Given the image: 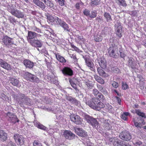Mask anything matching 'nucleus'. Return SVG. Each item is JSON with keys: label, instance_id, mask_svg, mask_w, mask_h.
Masks as SVG:
<instances>
[{"label": "nucleus", "instance_id": "obj_1", "mask_svg": "<svg viewBox=\"0 0 146 146\" xmlns=\"http://www.w3.org/2000/svg\"><path fill=\"white\" fill-rule=\"evenodd\" d=\"M15 98L18 103L20 104L30 105L32 103L31 100L28 96L21 93L19 94Z\"/></svg>", "mask_w": 146, "mask_h": 146}, {"label": "nucleus", "instance_id": "obj_2", "mask_svg": "<svg viewBox=\"0 0 146 146\" xmlns=\"http://www.w3.org/2000/svg\"><path fill=\"white\" fill-rule=\"evenodd\" d=\"M100 100L94 98L92 100H90L86 102V104L93 109L99 111L100 110Z\"/></svg>", "mask_w": 146, "mask_h": 146}, {"label": "nucleus", "instance_id": "obj_3", "mask_svg": "<svg viewBox=\"0 0 146 146\" xmlns=\"http://www.w3.org/2000/svg\"><path fill=\"white\" fill-rule=\"evenodd\" d=\"M108 50V53L110 57L117 58L119 56L118 47L117 46L114 45L111 46Z\"/></svg>", "mask_w": 146, "mask_h": 146}, {"label": "nucleus", "instance_id": "obj_4", "mask_svg": "<svg viewBox=\"0 0 146 146\" xmlns=\"http://www.w3.org/2000/svg\"><path fill=\"white\" fill-rule=\"evenodd\" d=\"M8 10L13 15L17 18H23L24 17L23 12L17 9L15 10L13 7H9Z\"/></svg>", "mask_w": 146, "mask_h": 146}, {"label": "nucleus", "instance_id": "obj_5", "mask_svg": "<svg viewBox=\"0 0 146 146\" xmlns=\"http://www.w3.org/2000/svg\"><path fill=\"white\" fill-rule=\"evenodd\" d=\"M24 77L27 80L32 82L38 83L39 79L35 75L28 72H25L24 75Z\"/></svg>", "mask_w": 146, "mask_h": 146}, {"label": "nucleus", "instance_id": "obj_6", "mask_svg": "<svg viewBox=\"0 0 146 146\" xmlns=\"http://www.w3.org/2000/svg\"><path fill=\"white\" fill-rule=\"evenodd\" d=\"M119 137L123 141H128L131 139L132 136L129 132L126 131H124L119 133Z\"/></svg>", "mask_w": 146, "mask_h": 146}, {"label": "nucleus", "instance_id": "obj_7", "mask_svg": "<svg viewBox=\"0 0 146 146\" xmlns=\"http://www.w3.org/2000/svg\"><path fill=\"white\" fill-rule=\"evenodd\" d=\"M71 120L77 125L82 124V120L80 117L78 115L72 114L70 116Z\"/></svg>", "mask_w": 146, "mask_h": 146}, {"label": "nucleus", "instance_id": "obj_8", "mask_svg": "<svg viewBox=\"0 0 146 146\" xmlns=\"http://www.w3.org/2000/svg\"><path fill=\"white\" fill-rule=\"evenodd\" d=\"M85 118L87 122L90 123L93 127L97 128L98 127V122L96 119L88 115L85 116Z\"/></svg>", "mask_w": 146, "mask_h": 146}, {"label": "nucleus", "instance_id": "obj_9", "mask_svg": "<svg viewBox=\"0 0 146 146\" xmlns=\"http://www.w3.org/2000/svg\"><path fill=\"white\" fill-rule=\"evenodd\" d=\"M7 118L9 121L13 124H15L19 121L16 116L11 113L9 112L7 113Z\"/></svg>", "mask_w": 146, "mask_h": 146}, {"label": "nucleus", "instance_id": "obj_10", "mask_svg": "<svg viewBox=\"0 0 146 146\" xmlns=\"http://www.w3.org/2000/svg\"><path fill=\"white\" fill-rule=\"evenodd\" d=\"M29 43L32 46L36 48L39 51L40 50L38 48L41 47L43 44L41 40L38 39H34Z\"/></svg>", "mask_w": 146, "mask_h": 146}, {"label": "nucleus", "instance_id": "obj_11", "mask_svg": "<svg viewBox=\"0 0 146 146\" xmlns=\"http://www.w3.org/2000/svg\"><path fill=\"white\" fill-rule=\"evenodd\" d=\"M115 27L117 35L119 38H121L122 36L121 34L122 26L121 23L119 21H117L115 25Z\"/></svg>", "mask_w": 146, "mask_h": 146}, {"label": "nucleus", "instance_id": "obj_12", "mask_svg": "<svg viewBox=\"0 0 146 146\" xmlns=\"http://www.w3.org/2000/svg\"><path fill=\"white\" fill-rule=\"evenodd\" d=\"M14 138L15 142L18 145H21L24 143V138L22 135L15 134L14 136Z\"/></svg>", "mask_w": 146, "mask_h": 146}, {"label": "nucleus", "instance_id": "obj_13", "mask_svg": "<svg viewBox=\"0 0 146 146\" xmlns=\"http://www.w3.org/2000/svg\"><path fill=\"white\" fill-rule=\"evenodd\" d=\"M75 131L76 134L81 137H84L87 135V132L81 128H75Z\"/></svg>", "mask_w": 146, "mask_h": 146}, {"label": "nucleus", "instance_id": "obj_14", "mask_svg": "<svg viewBox=\"0 0 146 146\" xmlns=\"http://www.w3.org/2000/svg\"><path fill=\"white\" fill-rule=\"evenodd\" d=\"M63 135L66 139L69 140L73 139L75 137V134L68 130L65 131L64 132Z\"/></svg>", "mask_w": 146, "mask_h": 146}, {"label": "nucleus", "instance_id": "obj_15", "mask_svg": "<svg viewBox=\"0 0 146 146\" xmlns=\"http://www.w3.org/2000/svg\"><path fill=\"white\" fill-rule=\"evenodd\" d=\"M3 42L4 44L7 46L11 45L14 43L13 39L7 36L4 37Z\"/></svg>", "mask_w": 146, "mask_h": 146}, {"label": "nucleus", "instance_id": "obj_16", "mask_svg": "<svg viewBox=\"0 0 146 146\" xmlns=\"http://www.w3.org/2000/svg\"><path fill=\"white\" fill-rule=\"evenodd\" d=\"M62 71L65 76H72L73 75L72 70L68 67H64L62 70Z\"/></svg>", "mask_w": 146, "mask_h": 146}, {"label": "nucleus", "instance_id": "obj_17", "mask_svg": "<svg viewBox=\"0 0 146 146\" xmlns=\"http://www.w3.org/2000/svg\"><path fill=\"white\" fill-rule=\"evenodd\" d=\"M28 41L29 42L34 40L36 37L37 34L35 32L32 31H28Z\"/></svg>", "mask_w": 146, "mask_h": 146}, {"label": "nucleus", "instance_id": "obj_18", "mask_svg": "<svg viewBox=\"0 0 146 146\" xmlns=\"http://www.w3.org/2000/svg\"><path fill=\"white\" fill-rule=\"evenodd\" d=\"M86 63V65L92 71H94V66L93 63L91 62L88 58H84L83 57Z\"/></svg>", "mask_w": 146, "mask_h": 146}, {"label": "nucleus", "instance_id": "obj_19", "mask_svg": "<svg viewBox=\"0 0 146 146\" xmlns=\"http://www.w3.org/2000/svg\"><path fill=\"white\" fill-rule=\"evenodd\" d=\"M33 2L34 3L40 7L42 10H45L46 5L42 2L39 0H33Z\"/></svg>", "mask_w": 146, "mask_h": 146}, {"label": "nucleus", "instance_id": "obj_20", "mask_svg": "<svg viewBox=\"0 0 146 146\" xmlns=\"http://www.w3.org/2000/svg\"><path fill=\"white\" fill-rule=\"evenodd\" d=\"M0 65L1 67L5 69L8 70L11 69V68L10 65L8 64L6 62L4 61L2 59H0Z\"/></svg>", "mask_w": 146, "mask_h": 146}, {"label": "nucleus", "instance_id": "obj_21", "mask_svg": "<svg viewBox=\"0 0 146 146\" xmlns=\"http://www.w3.org/2000/svg\"><path fill=\"white\" fill-rule=\"evenodd\" d=\"M34 123L35 125L39 129H42L45 131H47L48 129L47 127L41 124L39 122L37 121H34Z\"/></svg>", "mask_w": 146, "mask_h": 146}, {"label": "nucleus", "instance_id": "obj_22", "mask_svg": "<svg viewBox=\"0 0 146 146\" xmlns=\"http://www.w3.org/2000/svg\"><path fill=\"white\" fill-rule=\"evenodd\" d=\"M24 65L26 67L30 68H32L34 66L33 62L28 60H25L23 61Z\"/></svg>", "mask_w": 146, "mask_h": 146}, {"label": "nucleus", "instance_id": "obj_23", "mask_svg": "<svg viewBox=\"0 0 146 146\" xmlns=\"http://www.w3.org/2000/svg\"><path fill=\"white\" fill-rule=\"evenodd\" d=\"M129 66L133 69L136 68L135 61L134 59L130 58L129 60Z\"/></svg>", "mask_w": 146, "mask_h": 146}, {"label": "nucleus", "instance_id": "obj_24", "mask_svg": "<svg viewBox=\"0 0 146 146\" xmlns=\"http://www.w3.org/2000/svg\"><path fill=\"white\" fill-rule=\"evenodd\" d=\"M77 80L76 79L74 78H72L69 80V82L72 87L75 90H78L77 86L76 84L77 83Z\"/></svg>", "mask_w": 146, "mask_h": 146}, {"label": "nucleus", "instance_id": "obj_25", "mask_svg": "<svg viewBox=\"0 0 146 146\" xmlns=\"http://www.w3.org/2000/svg\"><path fill=\"white\" fill-rule=\"evenodd\" d=\"M7 138V134L2 130H0V140L4 141H5Z\"/></svg>", "mask_w": 146, "mask_h": 146}, {"label": "nucleus", "instance_id": "obj_26", "mask_svg": "<svg viewBox=\"0 0 146 146\" xmlns=\"http://www.w3.org/2000/svg\"><path fill=\"white\" fill-rule=\"evenodd\" d=\"M56 59L60 62L62 63L66 62V60L62 56L59 55L58 54H56Z\"/></svg>", "mask_w": 146, "mask_h": 146}, {"label": "nucleus", "instance_id": "obj_27", "mask_svg": "<svg viewBox=\"0 0 146 146\" xmlns=\"http://www.w3.org/2000/svg\"><path fill=\"white\" fill-rule=\"evenodd\" d=\"M64 29V30L66 31H69L70 30L68 25L65 22L63 21L60 25Z\"/></svg>", "mask_w": 146, "mask_h": 146}, {"label": "nucleus", "instance_id": "obj_28", "mask_svg": "<svg viewBox=\"0 0 146 146\" xmlns=\"http://www.w3.org/2000/svg\"><path fill=\"white\" fill-rule=\"evenodd\" d=\"M104 16L107 22H110L112 21V19L111 15L109 13H105L104 14Z\"/></svg>", "mask_w": 146, "mask_h": 146}, {"label": "nucleus", "instance_id": "obj_29", "mask_svg": "<svg viewBox=\"0 0 146 146\" xmlns=\"http://www.w3.org/2000/svg\"><path fill=\"white\" fill-rule=\"evenodd\" d=\"M101 68L104 69L106 67V62L104 58H103L102 59V58H101Z\"/></svg>", "mask_w": 146, "mask_h": 146}, {"label": "nucleus", "instance_id": "obj_30", "mask_svg": "<svg viewBox=\"0 0 146 146\" xmlns=\"http://www.w3.org/2000/svg\"><path fill=\"white\" fill-rule=\"evenodd\" d=\"M109 68L111 69L112 72L115 73H118L119 71V69L116 67H113L112 66L110 65Z\"/></svg>", "mask_w": 146, "mask_h": 146}, {"label": "nucleus", "instance_id": "obj_31", "mask_svg": "<svg viewBox=\"0 0 146 146\" xmlns=\"http://www.w3.org/2000/svg\"><path fill=\"white\" fill-rule=\"evenodd\" d=\"M48 22L50 23H53L54 22V18L50 15H48L46 16Z\"/></svg>", "mask_w": 146, "mask_h": 146}, {"label": "nucleus", "instance_id": "obj_32", "mask_svg": "<svg viewBox=\"0 0 146 146\" xmlns=\"http://www.w3.org/2000/svg\"><path fill=\"white\" fill-rule=\"evenodd\" d=\"M93 93L94 94L95 96L99 99V98H100V93H99V92L96 89L93 90Z\"/></svg>", "mask_w": 146, "mask_h": 146}, {"label": "nucleus", "instance_id": "obj_33", "mask_svg": "<svg viewBox=\"0 0 146 146\" xmlns=\"http://www.w3.org/2000/svg\"><path fill=\"white\" fill-rule=\"evenodd\" d=\"M10 82L14 86H17L18 83H19V81L15 78H11V80H10Z\"/></svg>", "mask_w": 146, "mask_h": 146}, {"label": "nucleus", "instance_id": "obj_34", "mask_svg": "<svg viewBox=\"0 0 146 146\" xmlns=\"http://www.w3.org/2000/svg\"><path fill=\"white\" fill-rule=\"evenodd\" d=\"M136 113L140 117H142L145 118L146 117V116L145 115V114L142 112H141L139 110H135Z\"/></svg>", "mask_w": 146, "mask_h": 146}, {"label": "nucleus", "instance_id": "obj_35", "mask_svg": "<svg viewBox=\"0 0 146 146\" xmlns=\"http://www.w3.org/2000/svg\"><path fill=\"white\" fill-rule=\"evenodd\" d=\"M118 2V4L120 5L123 7L126 6L127 4L125 0H117Z\"/></svg>", "mask_w": 146, "mask_h": 146}, {"label": "nucleus", "instance_id": "obj_36", "mask_svg": "<svg viewBox=\"0 0 146 146\" xmlns=\"http://www.w3.org/2000/svg\"><path fill=\"white\" fill-rule=\"evenodd\" d=\"M68 54L70 55V57L75 62H77V59L76 57V54L74 53L71 54L70 52H69Z\"/></svg>", "mask_w": 146, "mask_h": 146}, {"label": "nucleus", "instance_id": "obj_37", "mask_svg": "<svg viewBox=\"0 0 146 146\" xmlns=\"http://www.w3.org/2000/svg\"><path fill=\"white\" fill-rule=\"evenodd\" d=\"M44 3L47 6L51 8L54 6L53 4L49 0H46Z\"/></svg>", "mask_w": 146, "mask_h": 146}, {"label": "nucleus", "instance_id": "obj_38", "mask_svg": "<svg viewBox=\"0 0 146 146\" xmlns=\"http://www.w3.org/2000/svg\"><path fill=\"white\" fill-rule=\"evenodd\" d=\"M54 21L56 22V24L57 25H60L63 22V21L57 17H55L54 18Z\"/></svg>", "mask_w": 146, "mask_h": 146}, {"label": "nucleus", "instance_id": "obj_39", "mask_svg": "<svg viewBox=\"0 0 146 146\" xmlns=\"http://www.w3.org/2000/svg\"><path fill=\"white\" fill-rule=\"evenodd\" d=\"M100 0H94L92 1L90 3V5L92 7H94L95 5H96L99 4Z\"/></svg>", "mask_w": 146, "mask_h": 146}, {"label": "nucleus", "instance_id": "obj_40", "mask_svg": "<svg viewBox=\"0 0 146 146\" xmlns=\"http://www.w3.org/2000/svg\"><path fill=\"white\" fill-rule=\"evenodd\" d=\"M8 19L9 21L10 22L13 24H14L16 22V20L15 18L11 16H9L8 17Z\"/></svg>", "mask_w": 146, "mask_h": 146}, {"label": "nucleus", "instance_id": "obj_41", "mask_svg": "<svg viewBox=\"0 0 146 146\" xmlns=\"http://www.w3.org/2000/svg\"><path fill=\"white\" fill-rule=\"evenodd\" d=\"M137 122L139 123H139L141 124L142 125L145 124V122L143 119L140 116L137 117Z\"/></svg>", "mask_w": 146, "mask_h": 146}, {"label": "nucleus", "instance_id": "obj_42", "mask_svg": "<svg viewBox=\"0 0 146 146\" xmlns=\"http://www.w3.org/2000/svg\"><path fill=\"white\" fill-rule=\"evenodd\" d=\"M33 146H43L42 144L39 141H35L33 142Z\"/></svg>", "mask_w": 146, "mask_h": 146}, {"label": "nucleus", "instance_id": "obj_43", "mask_svg": "<svg viewBox=\"0 0 146 146\" xmlns=\"http://www.w3.org/2000/svg\"><path fill=\"white\" fill-rule=\"evenodd\" d=\"M68 100L71 103L74 104L75 102L76 101V100L75 98H72L71 97H69L68 98Z\"/></svg>", "mask_w": 146, "mask_h": 146}, {"label": "nucleus", "instance_id": "obj_44", "mask_svg": "<svg viewBox=\"0 0 146 146\" xmlns=\"http://www.w3.org/2000/svg\"><path fill=\"white\" fill-rule=\"evenodd\" d=\"M134 124L135 126L137 127L141 128L142 126V124L139 123V122H136L135 120L134 121Z\"/></svg>", "mask_w": 146, "mask_h": 146}, {"label": "nucleus", "instance_id": "obj_45", "mask_svg": "<svg viewBox=\"0 0 146 146\" xmlns=\"http://www.w3.org/2000/svg\"><path fill=\"white\" fill-rule=\"evenodd\" d=\"M57 1L58 4L61 6H63L64 5V0H55Z\"/></svg>", "mask_w": 146, "mask_h": 146}, {"label": "nucleus", "instance_id": "obj_46", "mask_svg": "<svg viewBox=\"0 0 146 146\" xmlns=\"http://www.w3.org/2000/svg\"><path fill=\"white\" fill-rule=\"evenodd\" d=\"M116 139H118V138L115 137L110 139V141L115 146L116 140Z\"/></svg>", "mask_w": 146, "mask_h": 146}, {"label": "nucleus", "instance_id": "obj_47", "mask_svg": "<svg viewBox=\"0 0 146 146\" xmlns=\"http://www.w3.org/2000/svg\"><path fill=\"white\" fill-rule=\"evenodd\" d=\"M111 84L115 88H117L118 86V85L117 83L115 81H113L111 82Z\"/></svg>", "mask_w": 146, "mask_h": 146}, {"label": "nucleus", "instance_id": "obj_48", "mask_svg": "<svg viewBox=\"0 0 146 146\" xmlns=\"http://www.w3.org/2000/svg\"><path fill=\"white\" fill-rule=\"evenodd\" d=\"M83 5V3L81 2L80 3H77L75 5V7L77 9H79L80 8V5Z\"/></svg>", "mask_w": 146, "mask_h": 146}, {"label": "nucleus", "instance_id": "obj_49", "mask_svg": "<svg viewBox=\"0 0 146 146\" xmlns=\"http://www.w3.org/2000/svg\"><path fill=\"white\" fill-rule=\"evenodd\" d=\"M108 28L107 27H105L102 31V34L104 35H106L108 33Z\"/></svg>", "mask_w": 146, "mask_h": 146}, {"label": "nucleus", "instance_id": "obj_50", "mask_svg": "<svg viewBox=\"0 0 146 146\" xmlns=\"http://www.w3.org/2000/svg\"><path fill=\"white\" fill-rule=\"evenodd\" d=\"M3 146H16L15 143H13L12 141H10L8 143V144L7 145H4Z\"/></svg>", "mask_w": 146, "mask_h": 146}, {"label": "nucleus", "instance_id": "obj_51", "mask_svg": "<svg viewBox=\"0 0 146 146\" xmlns=\"http://www.w3.org/2000/svg\"><path fill=\"white\" fill-rule=\"evenodd\" d=\"M83 13L84 15L87 16L90 15V11L87 9H85L83 11Z\"/></svg>", "mask_w": 146, "mask_h": 146}, {"label": "nucleus", "instance_id": "obj_52", "mask_svg": "<svg viewBox=\"0 0 146 146\" xmlns=\"http://www.w3.org/2000/svg\"><path fill=\"white\" fill-rule=\"evenodd\" d=\"M0 97L3 100H6L7 99V97L6 95L4 94H2L0 95Z\"/></svg>", "mask_w": 146, "mask_h": 146}, {"label": "nucleus", "instance_id": "obj_53", "mask_svg": "<svg viewBox=\"0 0 146 146\" xmlns=\"http://www.w3.org/2000/svg\"><path fill=\"white\" fill-rule=\"evenodd\" d=\"M125 142L124 141L120 140L119 144L118 145H117V146H124Z\"/></svg>", "mask_w": 146, "mask_h": 146}, {"label": "nucleus", "instance_id": "obj_54", "mask_svg": "<svg viewBox=\"0 0 146 146\" xmlns=\"http://www.w3.org/2000/svg\"><path fill=\"white\" fill-rule=\"evenodd\" d=\"M95 80L99 83H100V78L98 76L96 75L94 76Z\"/></svg>", "mask_w": 146, "mask_h": 146}, {"label": "nucleus", "instance_id": "obj_55", "mask_svg": "<svg viewBox=\"0 0 146 146\" xmlns=\"http://www.w3.org/2000/svg\"><path fill=\"white\" fill-rule=\"evenodd\" d=\"M128 86L126 83H123V84L122 85V88L123 90H126Z\"/></svg>", "mask_w": 146, "mask_h": 146}, {"label": "nucleus", "instance_id": "obj_56", "mask_svg": "<svg viewBox=\"0 0 146 146\" xmlns=\"http://www.w3.org/2000/svg\"><path fill=\"white\" fill-rule=\"evenodd\" d=\"M100 35H98V36H94V38L96 42H99L100 40Z\"/></svg>", "mask_w": 146, "mask_h": 146}, {"label": "nucleus", "instance_id": "obj_57", "mask_svg": "<svg viewBox=\"0 0 146 146\" xmlns=\"http://www.w3.org/2000/svg\"><path fill=\"white\" fill-rule=\"evenodd\" d=\"M119 51L120 53V56L121 57V58H124L126 56V54L124 52H121L120 50Z\"/></svg>", "mask_w": 146, "mask_h": 146}, {"label": "nucleus", "instance_id": "obj_58", "mask_svg": "<svg viewBox=\"0 0 146 146\" xmlns=\"http://www.w3.org/2000/svg\"><path fill=\"white\" fill-rule=\"evenodd\" d=\"M96 16V14L94 12H92V14L90 15V17L92 18L95 17Z\"/></svg>", "mask_w": 146, "mask_h": 146}, {"label": "nucleus", "instance_id": "obj_59", "mask_svg": "<svg viewBox=\"0 0 146 146\" xmlns=\"http://www.w3.org/2000/svg\"><path fill=\"white\" fill-rule=\"evenodd\" d=\"M104 126H106L105 128L106 129H108L109 128V123H108L107 122H105L104 123Z\"/></svg>", "mask_w": 146, "mask_h": 146}, {"label": "nucleus", "instance_id": "obj_60", "mask_svg": "<svg viewBox=\"0 0 146 146\" xmlns=\"http://www.w3.org/2000/svg\"><path fill=\"white\" fill-rule=\"evenodd\" d=\"M74 104L78 106L79 107H80L81 106V104L80 102L79 101L77 100H76V101L75 102Z\"/></svg>", "mask_w": 146, "mask_h": 146}, {"label": "nucleus", "instance_id": "obj_61", "mask_svg": "<svg viewBox=\"0 0 146 146\" xmlns=\"http://www.w3.org/2000/svg\"><path fill=\"white\" fill-rule=\"evenodd\" d=\"M101 92H102L104 94H107L108 92H107L106 89L103 88L101 90Z\"/></svg>", "mask_w": 146, "mask_h": 146}, {"label": "nucleus", "instance_id": "obj_62", "mask_svg": "<svg viewBox=\"0 0 146 146\" xmlns=\"http://www.w3.org/2000/svg\"><path fill=\"white\" fill-rule=\"evenodd\" d=\"M130 14L133 16H135L137 14V12L136 11H133L130 12Z\"/></svg>", "mask_w": 146, "mask_h": 146}, {"label": "nucleus", "instance_id": "obj_63", "mask_svg": "<svg viewBox=\"0 0 146 146\" xmlns=\"http://www.w3.org/2000/svg\"><path fill=\"white\" fill-rule=\"evenodd\" d=\"M101 73H102V75L104 77H107L108 76V74H107L103 70L101 71Z\"/></svg>", "mask_w": 146, "mask_h": 146}, {"label": "nucleus", "instance_id": "obj_64", "mask_svg": "<svg viewBox=\"0 0 146 146\" xmlns=\"http://www.w3.org/2000/svg\"><path fill=\"white\" fill-rule=\"evenodd\" d=\"M121 117L122 119L124 120H126L127 118V117L125 115H124V114L123 113L121 115Z\"/></svg>", "mask_w": 146, "mask_h": 146}]
</instances>
